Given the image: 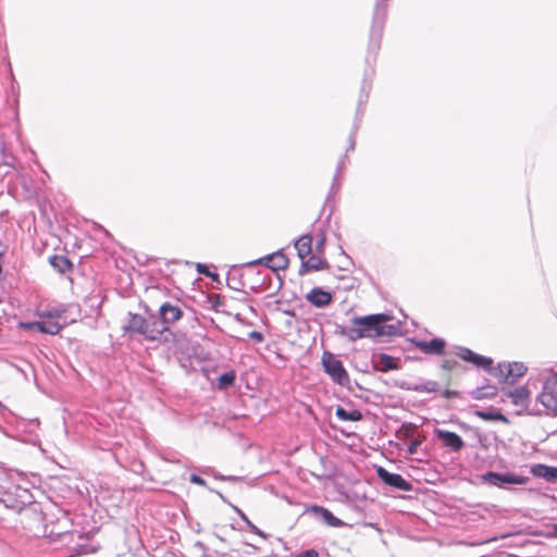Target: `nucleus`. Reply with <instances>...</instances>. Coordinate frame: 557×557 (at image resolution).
<instances>
[{
    "label": "nucleus",
    "instance_id": "1",
    "mask_svg": "<svg viewBox=\"0 0 557 557\" xmlns=\"http://www.w3.org/2000/svg\"><path fill=\"white\" fill-rule=\"evenodd\" d=\"M392 317L386 313H375L364 317H354L348 326L341 327L339 334L351 342L361 338L389 337L397 333V327L386 324Z\"/></svg>",
    "mask_w": 557,
    "mask_h": 557
},
{
    "label": "nucleus",
    "instance_id": "2",
    "mask_svg": "<svg viewBox=\"0 0 557 557\" xmlns=\"http://www.w3.org/2000/svg\"><path fill=\"white\" fill-rule=\"evenodd\" d=\"M125 333H136L146 341L165 343L173 336L171 330L161 327L157 314L143 317L138 313H129L128 322L123 327Z\"/></svg>",
    "mask_w": 557,
    "mask_h": 557
},
{
    "label": "nucleus",
    "instance_id": "3",
    "mask_svg": "<svg viewBox=\"0 0 557 557\" xmlns=\"http://www.w3.org/2000/svg\"><path fill=\"white\" fill-rule=\"evenodd\" d=\"M481 479L483 483L494 485L500 488L510 484L522 485L529 481L528 476L518 475L510 472L498 473L492 471L484 473Z\"/></svg>",
    "mask_w": 557,
    "mask_h": 557
},
{
    "label": "nucleus",
    "instance_id": "4",
    "mask_svg": "<svg viewBox=\"0 0 557 557\" xmlns=\"http://www.w3.org/2000/svg\"><path fill=\"white\" fill-rule=\"evenodd\" d=\"M322 363L325 372L332 377V380L339 384L346 385L349 383V376L346 372L343 363L332 354H324Z\"/></svg>",
    "mask_w": 557,
    "mask_h": 557
},
{
    "label": "nucleus",
    "instance_id": "5",
    "mask_svg": "<svg viewBox=\"0 0 557 557\" xmlns=\"http://www.w3.org/2000/svg\"><path fill=\"white\" fill-rule=\"evenodd\" d=\"M63 312H64L63 310H59V309L42 312L40 314L41 318H47V319L35 322L33 324V327H35L37 331H39L41 333H47V334H51V335L58 334L60 332V330L62 329V326L53 319L62 317Z\"/></svg>",
    "mask_w": 557,
    "mask_h": 557
},
{
    "label": "nucleus",
    "instance_id": "6",
    "mask_svg": "<svg viewBox=\"0 0 557 557\" xmlns=\"http://www.w3.org/2000/svg\"><path fill=\"white\" fill-rule=\"evenodd\" d=\"M157 317L159 318L161 327L171 330V325L183 318V311L177 306L164 302L159 308V314Z\"/></svg>",
    "mask_w": 557,
    "mask_h": 557
},
{
    "label": "nucleus",
    "instance_id": "7",
    "mask_svg": "<svg viewBox=\"0 0 557 557\" xmlns=\"http://www.w3.org/2000/svg\"><path fill=\"white\" fill-rule=\"evenodd\" d=\"M498 370L506 383L513 384L527 373L528 368L524 363L515 361L499 363Z\"/></svg>",
    "mask_w": 557,
    "mask_h": 557
},
{
    "label": "nucleus",
    "instance_id": "8",
    "mask_svg": "<svg viewBox=\"0 0 557 557\" xmlns=\"http://www.w3.org/2000/svg\"><path fill=\"white\" fill-rule=\"evenodd\" d=\"M377 476L387 485L396 487L397 490L408 492L411 490V484L406 481L400 474L391 473L386 469L380 467L377 469Z\"/></svg>",
    "mask_w": 557,
    "mask_h": 557
},
{
    "label": "nucleus",
    "instance_id": "9",
    "mask_svg": "<svg viewBox=\"0 0 557 557\" xmlns=\"http://www.w3.org/2000/svg\"><path fill=\"white\" fill-rule=\"evenodd\" d=\"M252 263L253 264H264V265L269 267L270 269L276 271V270H285L289 264V260L282 251H276V252L269 255L267 257H263Z\"/></svg>",
    "mask_w": 557,
    "mask_h": 557
},
{
    "label": "nucleus",
    "instance_id": "10",
    "mask_svg": "<svg viewBox=\"0 0 557 557\" xmlns=\"http://www.w3.org/2000/svg\"><path fill=\"white\" fill-rule=\"evenodd\" d=\"M435 434L442 441L445 447L450 448L453 451H459L465 446L463 440L455 432L446 430H436Z\"/></svg>",
    "mask_w": 557,
    "mask_h": 557
},
{
    "label": "nucleus",
    "instance_id": "11",
    "mask_svg": "<svg viewBox=\"0 0 557 557\" xmlns=\"http://www.w3.org/2000/svg\"><path fill=\"white\" fill-rule=\"evenodd\" d=\"M557 391V371L546 379L544 384V391L540 398L543 405L546 407L556 406L557 399L554 397V392Z\"/></svg>",
    "mask_w": 557,
    "mask_h": 557
},
{
    "label": "nucleus",
    "instance_id": "12",
    "mask_svg": "<svg viewBox=\"0 0 557 557\" xmlns=\"http://www.w3.org/2000/svg\"><path fill=\"white\" fill-rule=\"evenodd\" d=\"M458 356L468 362L475 364L476 367L487 369L492 366L493 360L491 358L478 355L469 348H461Z\"/></svg>",
    "mask_w": 557,
    "mask_h": 557
},
{
    "label": "nucleus",
    "instance_id": "13",
    "mask_svg": "<svg viewBox=\"0 0 557 557\" xmlns=\"http://www.w3.org/2000/svg\"><path fill=\"white\" fill-rule=\"evenodd\" d=\"M306 299L311 305L322 308L332 302V295L321 288H313L309 294H307Z\"/></svg>",
    "mask_w": 557,
    "mask_h": 557
},
{
    "label": "nucleus",
    "instance_id": "14",
    "mask_svg": "<svg viewBox=\"0 0 557 557\" xmlns=\"http://www.w3.org/2000/svg\"><path fill=\"white\" fill-rule=\"evenodd\" d=\"M445 342L441 338H433L431 341L417 342V347L424 354L442 355L445 350Z\"/></svg>",
    "mask_w": 557,
    "mask_h": 557
},
{
    "label": "nucleus",
    "instance_id": "15",
    "mask_svg": "<svg viewBox=\"0 0 557 557\" xmlns=\"http://www.w3.org/2000/svg\"><path fill=\"white\" fill-rule=\"evenodd\" d=\"M330 265L326 260L318 256H310L306 261L301 263L299 273L305 274L309 271L326 270Z\"/></svg>",
    "mask_w": 557,
    "mask_h": 557
},
{
    "label": "nucleus",
    "instance_id": "16",
    "mask_svg": "<svg viewBox=\"0 0 557 557\" xmlns=\"http://www.w3.org/2000/svg\"><path fill=\"white\" fill-rule=\"evenodd\" d=\"M531 473L536 478H543L549 482H555L557 480V468L549 467L546 465H534L531 468Z\"/></svg>",
    "mask_w": 557,
    "mask_h": 557
},
{
    "label": "nucleus",
    "instance_id": "17",
    "mask_svg": "<svg viewBox=\"0 0 557 557\" xmlns=\"http://www.w3.org/2000/svg\"><path fill=\"white\" fill-rule=\"evenodd\" d=\"M397 369H399V359L394 358L387 354L377 355L376 370L381 372H387Z\"/></svg>",
    "mask_w": 557,
    "mask_h": 557
},
{
    "label": "nucleus",
    "instance_id": "18",
    "mask_svg": "<svg viewBox=\"0 0 557 557\" xmlns=\"http://www.w3.org/2000/svg\"><path fill=\"white\" fill-rule=\"evenodd\" d=\"M49 262L54 270L62 274L73 270V263L65 256L54 255L50 257Z\"/></svg>",
    "mask_w": 557,
    "mask_h": 557
},
{
    "label": "nucleus",
    "instance_id": "19",
    "mask_svg": "<svg viewBox=\"0 0 557 557\" xmlns=\"http://www.w3.org/2000/svg\"><path fill=\"white\" fill-rule=\"evenodd\" d=\"M507 396L511 399L515 406L524 407L528 405L530 392L527 387L520 386L507 393Z\"/></svg>",
    "mask_w": 557,
    "mask_h": 557
},
{
    "label": "nucleus",
    "instance_id": "20",
    "mask_svg": "<svg viewBox=\"0 0 557 557\" xmlns=\"http://www.w3.org/2000/svg\"><path fill=\"white\" fill-rule=\"evenodd\" d=\"M475 416L484 421H500L506 424L509 423L508 418L497 409L478 410L475 411Z\"/></svg>",
    "mask_w": 557,
    "mask_h": 557
},
{
    "label": "nucleus",
    "instance_id": "21",
    "mask_svg": "<svg viewBox=\"0 0 557 557\" xmlns=\"http://www.w3.org/2000/svg\"><path fill=\"white\" fill-rule=\"evenodd\" d=\"M312 237L310 235H304L295 243V248L297 250L298 257L301 260L310 255Z\"/></svg>",
    "mask_w": 557,
    "mask_h": 557
},
{
    "label": "nucleus",
    "instance_id": "22",
    "mask_svg": "<svg viewBox=\"0 0 557 557\" xmlns=\"http://www.w3.org/2000/svg\"><path fill=\"white\" fill-rule=\"evenodd\" d=\"M312 511L320 513L323 520L331 527H342L343 521L336 518L330 510L321 506H313Z\"/></svg>",
    "mask_w": 557,
    "mask_h": 557
},
{
    "label": "nucleus",
    "instance_id": "23",
    "mask_svg": "<svg viewBox=\"0 0 557 557\" xmlns=\"http://www.w3.org/2000/svg\"><path fill=\"white\" fill-rule=\"evenodd\" d=\"M336 417L342 421H360L362 419V413L357 410L347 411L345 408L338 406L335 411Z\"/></svg>",
    "mask_w": 557,
    "mask_h": 557
},
{
    "label": "nucleus",
    "instance_id": "24",
    "mask_svg": "<svg viewBox=\"0 0 557 557\" xmlns=\"http://www.w3.org/2000/svg\"><path fill=\"white\" fill-rule=\"evenodd\" d=\"M497 393H498V389L496 386L478 387L473 392V397L475 399L493 398L497 395Z\"/></svg>",
    "mask_w": 557,
    "mask_h": 557
},
{
    "label": "nucleus",
    "instance_id": "25",
    "mask_svg": "<svg viewBox=\"0 0 557 557\" xmlns=\"http://www.w3.org/2000/svg\"><path fill=\"white\" fill-rule=\"evenodd\" d=\"M235 379H236V375H235L234 371H230V372L221 374L218 379L219 388H225L227 386L233 385L235 382Z\"/></svg>",
    "mask_w": 557,
    "mask_h": 557
},
{
    "label": "nucleus",
    "instance_id": "26",
    "mask_svg": "<svg viewBox=\"0 0 557 557\" xmlns=\"http://www.w3.org/2000/svg\"><path fill=\"white\" fill-rule=\"evenodd\" d=\"M212 307L216 312H222L224 314L231 315L232 312L226 309L225 300L223 297L215 295L212 298Z\"/></svg>",
    "mask_w": 557,
    "mask_h": 557
},
{
    "label": "nucleus",
    "instance_id": "27",
    "mask_svg": "<svg viewBox=\"0 0 557 557\" xmlns=\"http://www.w3.org/2000/svg\"><path fill=\"white\" fill-rule=\"evenodd\" d=\"M421 444H422V440H420V438H413V440L410 442L409 446H408V449H407L408 454H409V455H413V454H416V453H417V450H418V447H419Z\"/></svg>",
    "mask_w": 557,
    "mask_h": 557
},
{
    "label": "nucleus",
    "instance_id": "28",
    "mask_svg": "<svg viewBox=\"0 0 557 557\" xmlns=\"http://www.w3.org/2000/svg\"><path fill=\"white\" fill-rule=\"evenodd\" d=\"M295 557H319V553L315 549H307L297 554Z\"/></svg>",
    "mask_w": 557,
    "mask_h": 557
},
{
    "label": "nucleus",
    "instance_id": "29",
    "mask_svg": "<svg viewBox=\"0 0 557 557\" xmlns=\"http://www.w3.org/2000/svg\"><path fill=\"white\" fill-rule=\"evenodd\" d=\"M190 481H191L193 483L198 484V485H205V484H206V481H205L202 478H200V476H198V475H196V474H193V475L190 476Z\"/></svg>",
    "mask_w": 557,
    "mask_h": 557
},
{
    "label": "nucleus",
    "instance_id": "30",
    "mask_svg": "<svg viewBox=\"0 0 557 557\" xmlns=\"http://www.w3.org/2000/svg\"><path fill=\"white\" fill-rule=\"evenodd\" d=\"M250 337L252 339H255L256 342H258V343L263 341V336H262V334L260 332H256V331L251 332L250 333Z\"/></svg>",
    "mask_w": 557,
    "mask_h": 557
},
{
    "label": "nucleus",
    "instance_id": "31",
    "mask_svg": "<svg viewBox=\"0 0 557 557\" xmlns=\"http://www.w3.org/2000/svg\"><path fill=\"white\" fill-rule=\"evenodd\" d=\"M550 528H552V533L549 534V536L557 537V524H553Z\"/></svg>",
    "mask_w": 557,
    "mask_h": 557
},
{
    "label": "nucleus",
    "instance_id": "32",
    "mask_svg": "<svg viewBox=\"0 0 557 557\" xmlns=\"http://www.w3.org/2000/svg\"><path fill=\"white\" fill-rule=\"evenodd\" d=\"M505 537H507V535H502V536H499V539H505ZM497 540H498V537H497V536H495V537H492V539L485 540V541H483L482 543H490V542H494V541H497Z\"/></svg>",
    "mask_w": 557,
    "mask_h": 557
}]
</instances>
